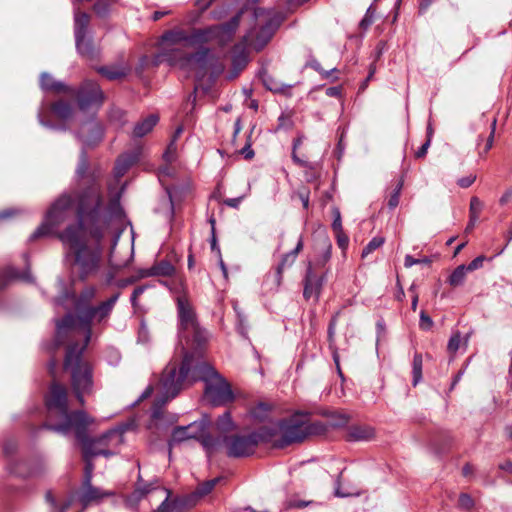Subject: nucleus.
I'll use <instances>...</instances> for the list:
<instances>
[{
	"mask_svg": "<svg viewBox=\"0 0 512 512\" xmlns=\"http://www.w3.org/2000/svg\"><path fill=\"white\" fill-rule=\"evenodd\" d=\"M119 294L112 295L106 301L97 306H77V315L67 314L62 320L56 323V338L59 344L65 337H77L80 332L84 335L82 345L87 346L92 337V325L101 324L109 318Z\"/></svg>",
	"mask_w": 512,
	"mask_h": 512,
	"instance_id": "20e7f679",
	"label": "nucleus"
},
{
	"mask_svg": "<svg viewBox=\"0 0 512 512\" xmlns=\"http://www.w3.org/2000/svg\"><path fill=\"white\" fill-rule=\"evenodd\" d=\"M27 211L19 208H7L0 211V221L7 220L15 215L25 214Z\"/></svg>",
	"mask_w": 512,
	"mask_h": 512,
	"instance_id": "3c124183",
	"label": "nucleus"
},
{
	"mask_svg": "<svg viewBox=\"0 0 512 512\" xmlns=\"http://www.w3.org/2000/svg\"><path fill=\"white\" fill-rule=\"evenodd\" d=\"M178 337L181 362H170L162 372L160 389L165 401L174 398L195 381L205 382V398L214 406L224 405L234 398L229 383L203 359L208 332L197 320L194 309L184 297L177 299Z\"/></svg>",
	"mask_w": 512,
	"mask_h": 512,
	"instance_id": "f257e3e1",
	"label": "nucleus"
},
{
	"mask_svg": "<svg viewBox=\"0 0 512 512\" xmlns=\"http://www.w3.org/2000/svg\"><path fill=\"white\" fill-rule=\"evenodd\" d=\"M460 343H461L460 333H455L454 335L451 336V338L448 342V345H447L448 351L450 353H455L459 349Z\"/></svg>",
	"mask_w": 512,
	"mask_h": 512,
	"instance_id": "6e6d98bb",
	"label": "nucleus"
},
{
	"mask_svg": "<svg viewBox=\"0 0 512 512\" xmlns=\"http://www.w3.org/2000/svg\"><path fill=\"white\" fill-rule=\"evenodd\" d=\"M126 188L127 182H123L119 189L110 184L107 206L104 205L99 186L92 185L82 191L76 206V224H132L120 203Z\"/></svg>",
	"mask_w": 512,
	"mask_h": 512,
	"instance_id": "f03ea898",
	"label": "nucleus"
},
{
	"mask_svg": "<svg viewBox=\"0 0 512 512\" xmlns=\"http://www.w3.org/2000/svg\"><path fill=\"white\" fill-rule=\"evenodd\" d=\"M323 283L324 276L315 274L312 270L311 264H309L304 279V298L306 300L313 299L315 302L318 301Z\"/></svg>",
	"mask_w": 512,
	"mask_h": 512,
	"instance_id": "412c9836",
	"label": "nucleus"
},
{
	"mask_svg": "<svg viewBox=\"0 0 512 512\" xmlns=\"http://www.w3.org/2000/svg\"><path fill=\"white\" fill-rule=\"evenodd\" d=\"M375 431L371 426H354L351 427L348 437L350 440L363 441L370 440L374 437Z\"/></svg>",
	"mask_w": 512,
	"mask_h": 512,
	"instance_id": "a878e982",
	"label": "nucleus"
},
{
	"mask_svg": "<svg viewBox=\"0 0 512 512\" xmlns=\"http://www.w3.org/2000/svg\"><path fill=\"white\" fill-rule=\"evenodd\" d=\"M90 16L86 12H74V36L78 53L90 60L96 59L98 51L94 47L93 41L87 37Z\"/></svg>",
	"mask_w": 512,
	"mask_h": 512,
	"instance_id": "ddd939ff",
	"label": "nucleus"
},
{
	"mask_svg": "<svg viewBox=\"0 0 512 512\" xmlns=\"http://www.w3.org/2000/svg\"><path fill=\"white\" fill-rule=\"evenodd\" d=\"M175 273V267L174 265L166 260H160L159 262H156L154 265H152L146 272V276H164L169 277L172 276Z\"/></svg>",
	"mask_w": 512,
	"mask_h": 512,
	"instance_id": "393cba45",
	"label": "nucleus"
},
{
	"mask_svg": "<svg viewBox=\"0 0 512 512\" xmlns=\"http://www.w3.org/2000/svg\"><path fill=\"white\" fill-rule=\"evenodd\" d=\"M58 226H38V228L33 232V234L30 236V241H36L39 239H47L52 237H57L59 239V235L65 232V229L63 231H58L55 228Z\"/></svg>",
	"mask_w": 512,
	"mask_h": 512,
	"instance_id": "cd10ccee",
	"label": "nucleus"
},
{
	"mask_svg": "<svg viewBox=\"0 0 512 512\" xmlns=\"http://www.w3.org/2000/svg\"><path fill=\"white\" fill-rule=\"evenodd\" d=\"M233 428V422L229 412H225L217 420V429L220 432H228Z\"/></svg>",
	"mask_w": 512,
	"mask_h": 512,
	"instance_id": "c03bdc74",
	"label": "nucleus"
},
{
	"mask_svg": "<svg viewBox=\"0 0 512 512\" xmlns=\"http://www.w3.org/2000/svg\"><path fill=\"white\" fill-rule=\"evenodd\" d=\"M475 180H476L475 175H469L466 177H462L458 180V185L462 188H468L474 183Z\"/></svg>",
	"mask_w": 512,
	"mask_h": 512,
	"instance_id": "0e129e2a",
	"label": "nucleus"
},
{
	"mask_svg": "<svg viewBox=\"0 0 512 512\" xmlns=\"http://www.w3.org/2000/svg\"><path fill=\"white\" fill-rule=\"evenodd\" d=\"M302 247H303V241L301 238H299L295 249L293 251H291L290 253H287L283 256L280 264L278 265V273H281L285 268L291 266L294 263L297 255L301 251Z\"/></svg>",
	"mask_w": 512,
	"mask_h": 512,
	"instance_id": "7c9ffc66",
	"label": "nucleus"
},
{
	"mask_svg": "<svg viewBox=\"0 0 512 512\" xmlns=\"http://www.w3.org/2000/svg\"><path fill=\"white\" fill-rule=\"evenodd\" d=\"M253 16L255 24L244 39L248 46L259 52L270 42L285 17L282 12L263 8H256Z\"/></svg>",
	"mask_w": 512,
	"mask_h": 512,
	"instance_id": "1a4fd4ad",
	"label": "nucleus"
},
{
	"mask_svg": "<svg viewBox=\"0 0 512 512\" xmlns=\"http://www.w3.org/2000/svg\"><path fill=\"white\" fill-rule=\"evenodd\" d=\"M432 325H433L432 319L425 312H421L420 327L424 330H428L432 327Z\"/></svg>",
	"mask_w": 512,
	"mask_h": 512,
	"instance_id": "052dcab7",
	"label": "nucleus"
},
{
	"mask_svg": "<svg viewBox=\"0 0 512 512\" xmlns=\"http://www.w3.org/2000/svg\"><path fill=\"white\" fill-rule=\"evenodd\" d=\"M155 488L152 487V484H145V485H139L136 490H135V494L137 495V497H142L148 493H150L151 491H153Z\"/></svg>",
	"mask_w": 512,
	"mask_h": 512,
	"instance_id": "e2e57ef3",
	"label": "nucleus"
},
{
	"mask_svg": "<svg viewBox=\"0 0 512 512\" xmlns=\"http://www.w3.org/2000/svg\"><path fill=\"white\" fill-rule=\"evenodd\" d=\"M183 44L189 45L188 33L184 30H169L161 36V46H182Z\"/></svg>",
	"mask_w": 512,
	"mask_h": 512,
	"instance_id": "5701e85b",
	"label": "nucleus"
},
{
	"mask_svg": "<svg viewBox=\"0 0 512 512\" xmlns=\"http://www.w3.org/2000/svg\"><path fill=\"white\" fill-rule=\"evenodd\" d=\"M485 260L484 256H478L476 257L469 265L466 266L467 271H474L483 266V262Z\"/></svg>",
	"mask_w": 512,
	"mask_h": 512,
	"instance_id": "bf43d9fd",
	"label": "nucleus"
},
{
	"mask_svg": "<svg viewBox=\"0 0 512 512\" xmlns=\"http://www.w3.org/2000/svg\"><path fill=\"white\" fill-rule=\"evenodd\" d=\"M104 131L103 125L96 121L95 117H91L81 123L79 130L75 132V136L83 146H95L102 141Z\"/></svg>",
	"mask_w": 512,
	"mask_h": 512,
	"instance_id": "f3484780",
	"label": "nucleus"
},
{
	"mask_svg": "<svg viewBox=\"0 0 512 512\" xmlns=\"http://www.w3.org/2000/svg\"><path fill=\"white\" fill-rule=\"evenodd\" d=\"M18 278H23V279H25V280H27V281L29 280V276H23V275H21V274H20L16 269H14V268H11V267H10V268H7V269L4 271V273H3V275H2V277H1V279H0V288H3V287L5 286V283H3V280H4V279H18Z\"/></svg>",
	"mask_w": 512,
	"mask_h": 512,
	"instance_id": "09e8293b",
	"label": "nucleus"
},
{
	"mask_svg": "<svg viewBox=\"0 0 512 512\" xmlns=\"http://www.w3.org/2000/svg\"><path fill=\"white\" fill-rule=\"evenodd\" d=\"M495 129H496V119L493 120L492 125H491V132L487 139L485 149H484L485 153L488 152L493 146Z\"/></svg>",
	"mask_w": 512,
	"mask_h": 512,
	"instance_id": "680f3d73",
	"label": "nucleus"
},
{
	"mask_svg": "<svg viewBox=\"0 0 512 512\" xmlns=\"http://www.w3.org/2000/svg\"><path fill=\"white\" fill-rule=\"evenodd\" d=\"M251 413L253 418L259 422L266 421L268 419L269 406L264 403H260L252 410Z\"/></svg>",
	"mask_w": 512,
	"mask_h": 512,
	"instance_id": "a18cd8bd",
	"label": "nucleus"
},
{
	"mask_svg": "<svg viewBox=\"0 0 512 512\" xmlns=\"http://www.w3.org/2000/svg\"><path fill=\"white\" fill-rule=\"evenodd\" d=\"M467 272L465 265L458 266L450 275L448 279L449 284L453 287L462 285L465 281Z\"/></svg>",
	"mask_w": 512,
	"mask_h": 512,
	"instance_id": "72a5a7b5",
	"label": "nucleus"
},
{
	"mask_svg": "<svg viewBox=\"0 0 512 512\" xmlns=\"http://www.w3.org/2000/svg\"><path fill=\"white\" fill-rule=\"evenodd\" d=\"M89 168V162L87 154L84 150V148L81 150L80 156H79V162L76 168V174L79 178H82L87 173V170Z\"/></svg>",
	"mask_w": 512,
	"mask_h": 512,
	"instance_id": "a19ab883",
	"label": "nucleus"
},
{
	"mask_svg": "<svg viewBox=\"0 0 512 512\" xmlns=\"http://www.w3.org/2000/svg\"><path fill=\"white\" fill-rule=\"evenodd\" d=\"M159 117L156 114H151L144 118L142 121L138 122L133 129L132 137L133 138H142L148 133H150L155 125L158 123Z\"/></svg>",
	"mask_w": 512,
	"mask_h": 512,
	"instance_id": "b1692460",
	"label": "nucleus"
},
{
	"mask_svg": "<svg viewBox=\"0 0 512 512\" xmlns=\"http://www.w3.org/2000/svg\"><path fill=\"white\" fill-rule=\"evenodd\" d=\"M52 112L61 120H69L73 115V107L70 103L65 101L55 102L52 107Z\"/></svg>",
	"mask_w": 512,
	"mask_h": 512,
	"instance_id": "c85d7f7f",
	"label": "nucleus"
},
{
	"mask_svg": "<svg viewBox=\"0 0 512 512\" xmlns=\"http://www.w3.org/2000/svg\"><path fill=\"white\" fill-rule=\"evenodd\" d=\"M258 77L260 78L262 84L267 90L273 93L285 95L287 97H290L292 95L291 89L293 85L284 84L278 81L273 76H271L266 69L262 68L258 72Z\"/></svg>",
	"mask_w": 512,
	"mask_h": 512,
	"instance_id": "4be33fe9",
	"label": "nucleus"
},
{
	"mask_svg": "<svg viewBox=\"0 0 512 512\" xmlns=\"http://www.w3.org/2000/svg\"><path fill=\"white\" fill-rule=\"evenodd\" d=\"M263 438L276 448H283L293 443L303 441L309 434L308 424L300 419H290L279 422H269L263 426Z\"/></svg>",
	"mask_w": 512,
	"mask_h": 512,
	"instance_id": "9d476101",
	"label": "nucleus"
},
{
	"mask_svg": "<svg viewBox=\"0 0 512 512\" xmlns=\"http://www.w3.org/2000/svg\"><path fill=\"white\" fill-rule=\"evenodd\" d=\"M85 348V345L78 343L68 345L63 364L64 370L70 373L73 392L81 405L84 404V396L90 394L93 387L91 367L82 359Z\"/></svg>",
	"mask_w": 512,
	"mask_h": 512,
	"instance_id": "423d86ee",
	"label": "nucleus"
},
{
	"mask_svg": "<svg viewBox=\"0 0 512 512\" xmlns=\"http://www.w3.org/2000/svg\"><path fill=\"white\" fill-rule=\"evenodd\" d=\"M117 0H97L93 6V10L98 17H106L110 13L111 6Z\"/></svg>",
	"mask_w": 512,
	"mask_h": 512,
	"instance_id": "4c0bfd02",
	"label": "nucleus"
},
{
	"mask_svg": "<svg viewBox=\"0 0 512 512\" xmlns=\"http://www.w3.org/2000/svg\"><path fill=\"white\" fill-rule=\"evenodd\" d=\"M48 428L58 433L67 434L74 430L76 437H82L84 428L94 423V419L85 411L68 410V393L65 386L53 383L46 396Z\"/></svg>",
	"mask_w": 512,
	"mask_h": 512,
	"instance_id": "39448f33",
	"label": "nucleus"
},
{
	"mask_svg": "<svg viewBox=\"0 0 512 512\" xmlns=\"http://www.w3.org/2000/svg\"><path fill=\"white\" fill-rule=\"evenodd\" d=\"M73 204L74 197L68 192H63L51 203L41 224H60L66 221L72 212Z\"/></svg>",
	"mask_w": 512,
	"mask_h": 512,
	"instance_id": "4468645a",
	"label": "nucleus"
},
{
	"mask_svg": "<svg viewBox=\"0 0 512 512\" xmlns=\"http://www.w3.org/2000/svg\"><path fill=\"white\" fill-rule=\"evenodd\" d=\"M40 87L44 91H53L55 93H65L77 96L78 107L81 111L98 109L104 100V94L100 86L93 81H85L80 89L75 90L67 86L64 82L55 80L49 73L43 72L40 76Z\"/></svg>",
	"mask_w": 512,
	"mask_h": 512,
	"instance_id": "0eeeda50",
	"label": "nucleus"
},
{
	"mask_svg": "<svg viewBox=\"0 0 512 512\" xmlns=\"http://www.w3.org/2000/svg\"><path fill=\"white\" fill-rule=\"evenodd\" d=\"M512 200V187L507 189L499 199L501 206H505Z\"/></svg>",
	"mask_w": 512,
	"mask_h": 512,
	"instance_id": "69168bd1",
	"label": "nucleus"
},
{
	"mask_svg": "<svg viewBox=\"0 0 512 512\" xmlns=\"http://www.w3.org/2000/svg\"><path fill=\"white\" fill-rule=\"evenodd\" d=\"M423 359L420 353H416L412 362L413 385H417L422 379Z\"/></svg>",
	"mask_w": 512,
	"mask_h": 512,
	"instance_id": "e433bc0d",
	"label": "nucleus"
},
{
	"mask_svg": "<svg viewBox=\"0 0 512 512\" xmlns=\"http://www.w3.org/2000/svg\"><path fill=\"white\" fill-rule=\"evenodd\" d=\"M206 429V420L194 421L187 426H178L174 428L172 432L171 439L169 440V446H173L190 439L201 440V443L203 444V439L208 437L205 436Z\"/></svg>",
	"mask_w": 512,
	"mask_h": 512,
	"instance_id": "dca6fc26",
	"label": "nucleus"
},
{
	"mask_svg": "<svg viewBox=\"0 0 512 512\" xmlns=\"http://www.w3.org/2000/svg\"><path fill=\"white\" fill-rule=\"evenodd\" d=\"M84 428L83 436L76 437L82 444L83 457L86 462H92V459L97 456H111L117 452L119 446L123 443V432L118 429H112L101 435L96 439H88L86 430Z\"/></svg>",
	"mask_w": 512,
	"mask_h": 512,
	"instance_id": "9b49d317",
	"label": "nucleus"
},
{
	"mask_svg": "<svg viewBox=\"0 0 512 512\" xmlns=\"http://www.w3.org/2000/svg\"><path fill=\"white\" fill-rule=\"evenodd\" d=\"M169 163L161 166L158 169V178L161 184L164 186V189L167 194V198L164 199L159 206L155 209L156 213H161L165 216V219L171 220L174 215V197L176 195L177 189L174 186H168L165 184L166 177L174 176V169L171 168Z\"/></svg>",
	"mask_w": 512,
	"mask_h": 512,
	"instance_id": "2eb2a0df",
	"label": "nucleus"
},
{
	"mask_svg": "<svg viewBox=\"0 0 512 512\" xmlns=\"http://www.w3.org/2000/svg\"><path fill=\"white\" fill-rule=\"evenodd\" d=\"M162 157L166 163H172L176 160L177 144L175 143V139H171V141L168 144L166 150L164 151Z\"/></svg>",
	"mask_w": 512,
	"mask_h": 512,
	"instance_id": "49530a36",
	"label": "nucleus"
},
{
	"mask_svg": "<svg viewBox=\"0 0 512 512\" xmlns=\"http://www.w3.org/2000/svg\"><path fill=\"white\" fill-rule=\"evenodd\" d=\"M385 242L384 237L376 236L374 237L363 249L362 251V258L367 257L369 254H371L373 251L381 247Z\"/></svg>",
	"mask_w": 512,
	"mask_h": 512,
	"instance_id": "ea45409f",
	"label": "nucleus"
},
{
	"mask_svg": "<svg viewBox=\"0 0 512 512\" xmlns=\"http://www.w3.org/2000/svg\"><path fill=\"white\" fill-rule=\"evenodd\" d=\"M431 262H432V260L429 257H424V258H421V259H415L412 256L407 255L405 257V260H404V265H405V267L410 268V267H412L415 264H426V265H429V264H431Z\"/></svg>",
	"mask_w": 512,
	"mask_h": 512,
	"instance_id": "864d4df0",
	"label": "nucleus"
},
{
	"mask_svg": "<svg viewBox=\"0 0 512 512\" xmlns=\"http://www.w3.org/2000/svg\"><path fill=\"white\" fill-rule=\"evenodd\" d=\"M94 470L93 462H88L85 466V475L83 481V488L80 495V501L84 505H88L91 502L98 501L102 499L104 496L110 495L109 493H103L99 488L92 486V474Z\"/></svg>",
	"mask_w": 512,
	"mask_h": 512,
	"instance_id": "aec40b11",
	"label": "nucleus"
},
{
	"mask_svg": "<svg viewBox=\"0 0 512 512\" xmlns=\"http://www.w3.org/2000/svg\"><path fill=\"white\" fill-rule=\"evenodd\" d=\"M241 15L242 11H239L226 23L194 29L190 34H188L189 45H202L211 41H216L220 45L226 44L235 34L240 24Z\"/></svg>",
	"mask_w": 512,
	"mask_h": 512,
	"instance_id": "f8f14e48",
	"label": "nucleus"
},
{
	"mask_svg": "<svg viewBox=\"0 0 512 512\" xmlns=\"http://www.w3.org/2000/svg\"><path fill=\"white\" fill-rule=\"evenodd\" d=\"M334 494L336 497L344 498V497L360 496L362 494V492L360 490H351V491L344 490L341 487L340 481L338 479Z\"/></svg>",
	"mask_w": 512,
	"mask_h": 512,
	"instance_id": "8fccbe9b",
	"label": "nucleus"
},
{
	"mask_svg": "<svg viewBox=\"0 0 512 512\" xmlns=\"http://www.w3.org/2000/svg\"><path fill=\"white\" fill-rule=\"evenodd\" d=\"M342 93L341 86H333L326 89V95L329 97H340Z\"/></svg>",
	"mask_w": 512,
	"mask_h": 512,
	"instance_id": "774afa93",
	"label": "nucleus"
},
{
	"mask_svg": "<svg viewBox=\"0 0 512 512\" xmlns=\"http://www.w3.org/2000/svg\"><path fill=\"white\" fill-rule=\"evenodd\" d=\"M483 207H484V204L478 197L471 198L469 224H475L479 220V216L483 210Z\"/></svg>",
	"mask_w": 512,
	"mask_h": 512,
	"instance_id": "c9c22d12",
	"label": "nucleus"
},
{
	"mask_svg": "<svg viewBox=\"0 0 512 512\" xmlns=\"http://www.w3.org/2000/svg\"><path fill=\"white\" fill-rule=\"evenodd\" d=\"M431 141L427 139L422 146L416 151L415 156L417 158H422L426 155L428 148L430 147Z\"/></svg>",
	"mask_w": 512,
	"mask_h": 512,
	"instance_id": "338daca9",
	"label": "nucleus"
},
{
	"mask_svg": "<svg viewBox=\"0 0 512 512\" xmlns=\"http://www.w3.org/2000/svg\"><path fill=\"white\" fill-rule=\"evenodd\" d=\"M166 494L165 500L160 504L158 509L155 512H173L178 509V505L176 501L170 502V491L163 489L162 490Z\"/></svg>",
	"mask_w": 512,
	"mask_h": 512,
	"instance_id": "37998d69",
	"label": "nucleus"
},
{
	"mask_svg": "<svg viewBox=\"0 0 512 512\" xmlns=\"http://www.w3.org/2000/svg\"><path fill=\"white\" fill-rule=\"evenodd\" d=\"M188 54L183 51L181 46H161L159 53L155 56L157 64L167 63L170 66L179 65L181 68L187 67Z\"/></svg>",
	"mask_w": 512,
	"mask_h": 512,
	"instance_id": "6ab92c4d",
	"label": "nucleus"
},
{
	"mask_svg": "<svg viewBox=\"0 0 512 512\" xmlns=\"http://www.w3.org/2000/svg\"><path fill=\"white\" fill-rule=\"evenodd\" d=\"M104 226H66L59 240L73 250L81 278L95 274L102 259Z\"/></svg>",
	"mask_w": 512,
	"mask_h": 512,
	"instance_id": "7ed1b4c3",
	"label": "nucleus"
},
{
	"mask_svg": "<svg viewBox=\"0 0 512 512\" xmlns=\"http://www.w3.org/2000/svg\"><path fill=\"white\" fill-rule=\"evenodd\" d=\"M97 71L109 80H118L127 75V69L124 67L102 66Z\"/></svg>",
	"mask_w": 512,
	"mask_h": 512,
	"instance_id": "c756f323",
	"label": "nucleus"
},
{
	"mask_svg": "<svg viewBox=\"0 0 512 512\" xmlns=\"http://www.w3.org/2000/svg\"><path fill=\"white\" fill-rule=\"evenodd\" d=\"M248 63L247 55L242 52L235 54L232 58L233 68L235 70V75H237Z\"/></svg>",
	"mask_w": 512,
	"mask_h": 512,
	"instance_id": "de8ad7c7",
	"label": "nucleus"
},
{
	"mask_svg": "<svg viewBox=\"0 0 512 512\" xmlns=\"http://www.w3.org/2000/svg\"><path fill=\"white\" fill-rule=\"evenodd\" d=\"M220 480H221L220 477H216L214 479L208 480V481L200 484L197 487V489L194 491V493L192 494V497L200 498V497H203V496L209 494L213 490L215 485L220 482Z\"/></svg>",
	"mask_w": 512,
	"mask_h": 512,
	"instance_id": "f704fd0d",
	"label": "nucleus"
},
{
	"mask_svg": "<svg viewBox=\"0 0 512 512\" xmlns=\"http://www.w3.org/2000/svg\"><path fill=\"white\" fill-rule=\"evenodd\" d=\"M95 293L96 291L93 287L86 288L74 302L75 311L77 312V306L80 303L83 306H90L89 302L95 297Z\"/></svg>",
	"mask_w": 512,
	"mask_h": 512,
	"instance_id": "58836bf2",
	"label": "nucleus"
},
{
	"mask_svg": "<svg viewBox=\"0 0 512 512\" xmlns=\"http://www.w3.org/2000/svg\"><path fill=\"white\" fill-rule=\"evenodd\" d=\"M264 432V427H261L258 432L247 435L237 434L223 438L207 437L203 439V447L209 455L224 448L229 457H246L254 453L259 443L267 442L263 438Z\"/></svg>",
	"mask_w": 512,
	"mask_h": 512,
	"instance_id": "6e6552de",
	"label": "nucleus"
},
{
	"mask_svg": "<svg viewBox=\"0 0 512 512\" xmlns=\"http://www.w3.org/2000/svg\"><path fill=\"white\" fill-rule=\"evenodd\" d=\"M459 506L462 509L469 510L474 506V501L468 494H461L459 496Z\"/></svg>",
	"mask_w": 512,
	"mask_h": 512,
	"instance_id": "4d7b16f0",
	"label": "nucleus"
},
{
	"mask_svg": "<svg viewBox=\"0 0 512 512\" xmlns=\"http://www.w3.org/2000/svg\"><path fill=\"white\" fill-rule=\"evenodd\" d=\"M303 139V136H298L293 140L291 158L295 164L313 170L312 164L306 160L301 159L296 153V150L302 145Z\"/></svg>",
	"mask_w": 512,
	"mask_h": 512,
	"instance_id": "473e14b6",
	"label": "nucleus"
},
{
	"mask_svg": "<svg viewBox=\"0 0 512 512\" xmlns=\"http://www.w3.org/2000/svg\"><path fill=\"white\" fill-rule=\"evenodd\" d=\"M209 56L210 49L203 47L194 54H188L187 66L195 65L200 69H205Z\"/></svg>",
	"mask_w": 512,
	"mask_h": 512,
	"instance_id": "bb28decb",
	"label": "nucleus"
},
{
	"mask_svg": "<svg viewBox=\"0 0 512 512\" xmlns=\"http://www.w3.org/2000/svg\"><path fill=\"white\" fill-rule=\"evenodd\" d=\"M403 180H399L398 183L396 184L393 192L391 193L390 197H389V201H388V206L390 209H394L398 206L399 204V200H400V194H401V191H402V188H403Z\"/></svg>",
	"mask_w": 512,
	"mask_h": 512,
	"instance_id": "79ce46f5",
	"label": "nucleus"
},
{
	"mask_svg": "<svg viewBox=\"0 0 512 512\" xmlns=\"http://www.w3.org/2000/svg\"><path fill=\"white\" fill-rule=\"evenodd\" d=\"M38 121L42 126L48 128V129H51V130L66 131L68 129V126L65 124L55 125V124L51 123L50 121L44 120L41 112L38 113Z\"/></svg>",
	"mask_w": 512,
	"mask_h": 512,
	"instance_id": "603ef678",
	"label": "nucleus"
},
{
	"mask_svg": "<svg viewBox=\"0 0 512 512\" xmlns=\"http://www.w3.org/2000/svg\"><path fill=\"white\" fill-rule=\"evenodd\" d=\"M142 151V146L137 145L131 151L124 152L117 158L113 169V177L117 184L129 169L140 160Z\"/></svg>",
	"mask_w": 512,
	"mask_h": 512,
	"instance_id": "a211bd4d",
	"label": "nucleus"
},
{
	"mask_svg": "<svg viewBox=\"0 0 512 512\" xmlns=\"http://www.w3.org/2000/svg\"><path fill=\"white\" fill-rule=\"evenodd\" d=\"M296 195L299 198V200L301 201L303 208L307 209L309 206V197H310L309 190L306 188L299 189L296 192Z\"/></svg>",
	"mask_w": 512,
	"mask_h": 512,
	"instance_id": "13d9d810",
	"label": "nucleus"
},
{
	"mask_svg": "<svg viewBox=\"0 0 512 512\" xmlns=\"http://www.w3.org/2000/svg\"><path fill=\"white\" fill-rule=\"evenodd\" d=\"M108 121L117 128H122L127 122L125 111L117 107H112L108 112Z\"/></svg>",
	"mask_w": 512,
	"mask_h": 512,
	"instance_id": "2f4dec72",
	"label": "nucleus"
},
{
	"mask_svg": "<svg viewBox=\"0 0 512 512\" xmlns=\"http://www.w3.org/2000/svg\"><path fill=\"white\" fill-rule=\"evenodd\" d=\"M373 19H374V12L372 10V6H370L367 11H366V14L365 16L363 17V19L360 21L359 23V26L366 30L368 29L371 24L373 23Z\"/></svg>",
	"mask_w": 512,
	"mask_h": 512,
	"instance_id": "5fc2aeb1",
	"label": "nucleus"
}]
</instances>
